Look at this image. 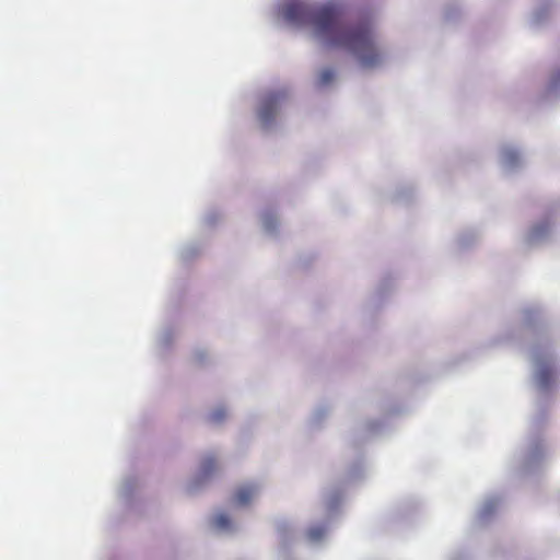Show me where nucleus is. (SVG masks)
Wrapping results in <instances>:
<instances>
[{"instance_id":"nucleus-5","label":"nucleus","mask_w":560,"mask_h":560,"mask_svg":"<svg viewBox=\"0 0 560 560\" xmlns=\"http://www.w3.org/2000/svg\"><path fill=\"white\" fill-rule=\"evenodd\" d=\"M335 78V71L332 69H324L319 73V84L320 85H327L329 84Z\"/></svg>"},{"instance_id":"nucleus-9","label":"nucleus","mask_w":560,"mask_h":560,"mask_svg":"<svg viewBox=\"0 0 560 560\" xmlns=\"http://www.w3.org/2000/svg\"><path fill=\"white\" fill-rule=\"evenodd\" d=\"M549 376H550V372L547 371V370H542L540 371L539 373V382L541 384V386H547L548 383H549Z\"/></svg>"},{"instance_id":"nucleus-10","label":"nucleus","mask_w":560,"mask_h":560,"mask_svg":"<svg viewBox=\"0 0 560 560\" xmlns=\"http://www.w3.org/2000/svg\"><path fill=\"white\" fill-rule=\"evenodd\" d=\"M506 160H509L511 163L516 162V160H517L516 154H512L511 158H506Z\"/></svg>"},{"instance_id":"nucleus-3","label":"nucleus","mask_w":560,"mask_h":560,"mask_svg":"<svg viewBox=\"0 0 560 560\" xmlns=\"http://www.w3.org/2000/svg\"><path fill=\"white\" fill-rule=\"evenodd\" d=\"M255 494H256L255 487H253V486L240 487L234 494V502L241 506L246 505L250 502V500L254 498Z\"/></svg>"},{"instance_id":"nucleus-8","label":"nucleus","mask_w":560,"mask_h":560,"mask_svg":"<svg viewBox=\"0 0 560 560\" xmlns=\"http://www.w3.org/2000/svg\"><path fill=\"white\" fill-rule=\"evenodd\" d=\"M225 416H226L225 410L223 408H219L210 415V420L212 422H220L225 418Z\"/></svg>"},{"instance_id":"nucleus-4","label":"nucleus","mask_w":560,"mask_h":560,"mask_svg":"<svg viewBox=\"0 0 560 560\" xmlns=\"http://www.w3.org/2000/svg\"><path fill=\"white\" fill-rule=\"evenodd\" d=\"M213 522L218 529H229L231 527V520L224 513L217 515Z\"/></svg>"},{"instance_id":"nucleus-2","label":"nucleus","mask_w":560,"mask_h":560,"mask_svg":"<svg viewBox=\"0 0 560 560\" xmlns=\"http://www.w3.org/2000/svg\"><path fill=\"white\" fill-rule=\"evenodd\" d=\"M284 97L282 93H270L262 98L259 119L262 125L268 126L277 115L280 101Z\"/></svg>"},{"instance_id":"nucleus-7","label":"nucleus","mask_w":560,"mask_h":560,"mask_svg":"<svg viewBox=\"0 0 560 560\" xmlns=\"http://www.w3.org/2000/svg\"><path fill=\"white\" fill-rule=\"evenodd\" d=\"M217 467V462L213 457H207L202 463L203 475H209Z\"/></svg>"},{"instance_id":"nucleus-1","label":"nucleus","mask_w":560,"mask_h":560,"mask_svg":"<svg viewBox=\"0 0 560 560\" xmlns=\"http://www.w3.org/2000/svg\"><path fill=\"white\" fill-rule=\"evenodd\" d=\"M283 15L291 24L311 26L326 46L347 49L363 68H374L382 62L383 56L375 45L370 23L348 24L337 7H317L293 0L283 7Z\"/></svg>"},{"instance_id":"nucleus-6","label":"nucleus","mask_w":560,"mask_h":560,"mask_svg":"<svg viewBox=\"0 0 560 560\" xmlns=\"http://www.w3.org/2000/svg\"><path fill=\"white\" fill-rule=\"evenodd\" d=\"M325 528L322 526L313 527L308 530L307 536L311 540L317 541L322 539L325 535Z\"/></svg>"}]
</instances>
